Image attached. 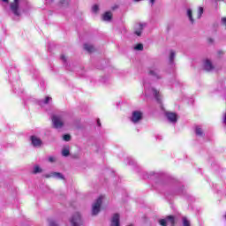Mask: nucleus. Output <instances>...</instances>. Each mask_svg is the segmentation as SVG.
<instances>
[{"label": "nucleus", "mask_w": 226, "mask_h": 226, "mask_svg": "<svg viewBox=\"0 0 226 226\" xmlns=\"http://www.w3.org/2000/svg\"><path fill=\"white\" fill-rule=\"evenodd\" d=\"M143 86L145 87V96H154L158 103H162V95L160 94V91L152 87L147 80L143 81Z\"/></svg>", "instance_id": "1"}, {"label": "nucleus", "mask_w": 226, "mask_h": 226, "mask_svg": "<svg viewBox=\"0 0 226 226\" xmlns=\"http://www.w3.org/2000/svg\"><path fill=\"white\" fill-rule=\"evenodd\" d=\"M53 127L56 130L64 126V120L61 115H53L51 117Z\"/></svg>", "instance_id": "2"}, {"label": "nucleus", "mask_w": 226, "mask_h": 226, "mask_svg": "<svg viewBox=\"0 0 226 226\" xmlns=\"http://www.w3.org/2000/svg\"><path fill=\"white\" fill-rule=\"evenodd\" d=\"M103 202V197L100 196L92 205V215L96 216L98 213H100V209H102V204Z\"/></svg>", "instance_id": "3"}, {"label": "nucleus", "mask_w": 226, "mask_h": 226, "mask_svg": "<svg viewBox=\"0 0 226 226\" xmlns=\"http://www.w3.org/2000/svg\"><path fill=\"white\" fill-rule=\"evenodd\" d=\"M148 74L150 75V77H152V79H154V80H160L162 78L159 67L150 68L148 71Z\"/></svg>", "instance_id": "4"}, {"label": "nucleus", "mask_w": 226, "mask_h": 226, "mask_svg": "<svg viewBox=\"0 0 226 226\" xmlns=\"http://www.w3.org/2000/svg\"><path fill=\"white\" fill-rule=\"evenodd\" d=\"M19 3L20 0H13V2L11 4V11H12L13 15L16 17H20V11L19 8Z\"/></svg>", "instance_id": "5"}, {"label": "nucleus", "mask_w": 226, "mask_h": 226, "mask_svg": "<svg viewBox=\"0 0 226 226\" xmlns=\"http://www.w3.org/2000/svg\"><path fill=\"white\" fill-rule=\"evenodd\" d=\"M143 116L144 114L142 113V111H132V115L131 117L132 123H133L134 124H137V123H140V120L142 119Z\"/></svg>", "instance_id": "6"}, {"label": "nucleus", "mask_w": 226, "mask_h": 226, "mask_svg": "<svg viewBox=\"0 0 226 226\" xmlns=\"http://www.w3.org/2000/svg\"><path fill=\"white\" fill-rule=\"evenodd\" d=\"M159 223L162 226H167V225L174 226V225H176V220L174 219V216L169 215L165 219L160 220Z\"/></svg>", "instance_id": "7"}, {"label": "nucleus", "mask_w": 226, "mask_h": 226, "mask_svg": "<svg viewBox=\"0 0 226 226\" xmlns=\"http://www.w3.org/2000/svg\"><path fill=\"white\" fill-rule=\"evenodd\" d=\"M71 223L72 226H81L82 225V218L80 217L79 213H75L72 219H71Z\"/></svg>", "instance_id": "8"}, {"label": "nucleus", "mask_w": 226, "mask_h": 226, "mask_svg": "<svg viewBox=\"0 0 226 226\" xmlns=\"http://www.w3.org/2000/svg\"><path fill=\"white\" fill-rule=\"evenodd\" d=\"M146 26V23H136L134 25V34L137 36H142V32L144 31Z\"/></svg>", "instance_id": "9"}, {"label": "nucleus", "mask_w": 226, "mask_h": 226, "mask_svg": "<svg viewBox=\"0 0 226 226\" xmlns=\"http://www.w3.org/2000/svg\"><path fill=\"white\" fill-rule=\"evenodd\" d=\"M203 69L205 72H213V70H215V65H213L211 60L206 59L203 62Z\"/></svg>", "instance_id": "10"}, {"label": "nucleus", "mask_w": 226, "mask_h": 226, "mask_svg": "<svg viewBox=\"0 0 226 226\" xmlns=\"http://www.w3.org/2000/svg\"><path fill=\"white\" fill-rule=\"evenodd\" d=\"M165 116L168 119V121H170V123H172L173 124H176V123H177V115L174 112H166Z\"/></svg>", "instance_id": "11"}, {"label": "nucleus", "mask_w": 226, "mask_h": 226, "mask_svg": "<svg viewBox=\"0 0 226 226\" xmlns=\"http://www.w3.org/2000/svg\"><path fill=\"white\" fill-rule=\"evenodd\" d=\"M44 177H54L55 179H64V175L59 172H51L49 174L44 175Z\"/></svg>", "instance_id": "12"}, {"label": "nucleus", "mask_w": 226, "mask_h": 226, "mask_svg": "<svg viewBox=\"0 0 226 226\" xmlns=\"http://www.w3.org/2000/svg\"><path fill=\"white\" fill-rule=\"evenodd\" d=\"M30 140L32 142V146L34 147H41V139L36 136H31Z\"/></svg>", "instance_id": "13"}, {"label": "nucleus", "mask_w": 226, "mask_h": 226, "mask_svg": "<svg viewBox=\"0 0 226 226\" xmlns=\"http://www.w3.org/2000/svg\"><path fill=\"white\" fill-rule=\"evenodd\" d=\"M109 226H120L119 214L113 215Z\"/></svg>", "instance_id": "14"}, {"label": "nucleus", "mask_w": 226, "mask_h": 226, "mask_svg": "<svg viewBox=\"0 0 226 226\" xmlns=\"http://www.w3.org/2000/svg\"><path fill=\"white\" fill-rule=\"evenodd\" d=\"M84 49L85 50H87V52H88L89 54H92V52H94L96 49H94V46H93V44L90 43H85L84 44Z\"/></svg>", "instance_id": "15"}, {"label": "nucleus", "mask_w": 226, "mask_h": 226, "mask_svg": "<svg viewBox=\"0 0 226 226\" xmlns=\"http://www.w3.org/2000/svg\"><path fill=\"white\" fill-rule=\"evenodd\" d=\"M52 102V97L47 96L45 100L39 101L40 107H43L44 105H49V102Z\"/></svg>", "instance_id": "16"}, {"label": "nucleus", "mask_w": 226, "mask_h": 226, "mask_svg": "<svg viewBox=\"0 0 226 226\" xmlns=\"http://www.w3.org/2000/svg\"><path fill=\"white\" fill-rule=\"evenodd\" d=\"M195 133L197 137H204V131L200 126H196L195 128Z\"/></svg>", "instance_id": "17"}, {"label": "nucleus", "mask_w": 226, "mask_h": 226, "mask_svg": "<svg viewBox=\"0 0 226 226\" xmlns=\"http://www.w3.org/2000/svg\"><path fill=\"white\" fill-rule=\"evenodd\" d=\"M102 19L105 21L112 20V12L108 11V12L104 13L102 16Z\"/></svg>", "instance_id": "18"}, {"label": "nucleus", "mask_w": 226, "mask_h": 226, "mask_svg": "<svg viewBox=\"0 0 226 226\" xmlns=\"http://www.w3.org/2000/svg\"><path fill=\"white\" fill-rule=\"evenodd\" d=\"M174 59H176V51L170 50V64H174Z\"/></svg>", "instance_id": "19"}, {"label": "nucleus", "mask_w": 226, "mask_h": 226, "mask_svg": "<svg viewBox=\"0 0 226 226\" xmlns=\"http://www.w3.org/2000/svg\"><path fill=\"white\" fill-rule=\"evenodd\" d=\"M187 17H188V19H189L191 24H193V22H195V20L193 19L192 9H188V10H187Z\"/></svg>", "instance_id": "20"}, {"label": "nucleus", "mask_w": 226, "mask_h": 226, "mask_svg": "<svg viewBox=\"0 0 226 226\" xmlns=\"http://www.w3.org/2000/svg\"><path fill=\"white\" fill-rule=\"evenodd\" d=\"M41 172H43V170L40 166L35 165L34 167L33 174H41Z\"/></svg>", "instance_id": "21"}, {"label": "nucleus", "mask_w": 226, "mask_h": 226, "mask_svg": "<svg viewBox=\"0 0 226 226\" xmlns=\"http://www.w3.org/2000/svg\"><path fill=\"white\" fill-rule=\"evenodd\" d=\"M182 225L183 226H192L190 221L186 217L182 218Z\"/></svg>", "instance_id": "22"}, {"label": "nucleus", "mask_w": 226, "mask_h": 226, "mask_svg": "<svg viewBox=\"0 0 226 226\" xmlns=\"http://www.w3.org/2000/svg\"><path fill=\"white\" fill-rule=\"evenodd\" d=\"M70 1L71 0H58L59 4L62 6H69L70 5Z\"/></svg>", "instance_id": "23"}, {"label": "nucleus", "mask_w": 226, "mask_h": 226, "mask_svg": "<svg viewBox=\"0 0 226 226\" xmlns=\"http://www.w3.org/2000/svg\"><path fill=\"white\" fill-rule=\"evenodd\" d=\"M63 140H64L65 142H70V140H72V136L70 134H64L63 136Z\"/></svg>", "instance_id": "24"}, {"label": "nucleus", "mask_w": 226, "mask_h": 226, "mask_svg": "<svg viewBox=\"0 0 226 226\" xmlns=\"http://www.w3.org/2000/svg\"><path fill=\"white\" fill-rule=\"evenodd\" d=\"M62 154H63V156H70V149H68V148H64V149L62 150Z\"/></svg>", "instance_id": "25"}, {"label": "nucleus", "mask_w": 226, "mask_h": 226, "mask_svg": "<svg viewBox=\"0 0 226 226\" xmlns=\"http://www.w3.org/2000/svg\"><path fill=\"white\" fill-rule=\"evenodd\" d=\"M202 13H204V8L200 7L198 10V19H200V17H202Z\"/></svg>", "instance_id": "26"}, {"label": "nucleus", "mask_w": 226, "mask_h": 226, "mask_svg": "<svg viewBox=\"0 0 226 226\" xmlns=\"http://www.w3.org/2000/svg\"><path fill=\"white\" fill-rule=\"evenodd\" d=\"M49 226H59V224H57V222L52 219H49Z\"/></svg>", "instance_id": "27"}, {"label": "nucleus", "mask_w": 226, "mask_h": 226, "mask_svg": "<svg viewBox=\"0 0 226 226\" xmlns=\"http://www.w3.org/2000/svg\"><path fill=\"white\" fill-rule=\"evenodd\" d=\"M135 50H144V45L142 44H137L135 47H134Z\"/></svg>", "instance_id": "28"}, {"label": "nucleus", "mask_w": 226, "mask_h": 226, "mask_svg": "<svg viewBox=\"0 0 226 226\" xmlns=\"http://www.w3.org/2000/svg\"><path fill=\"white\" fill-rule=\"evenodd\" d=\"M100 10V8L98 7V5H94L93 7H92V11L94 12V13H98V11Z\"/></svg>", "instance_id": "29"}, {"label": "nucleus", "mask_w": 226, "mask_h": 226, "mask_svg": "<svg viewBox=\"0 0 226 226\" xmlns=\"http://www.w3.org/2000/svg\"><path fill=\"white\" fill-rule=\"evenodd\" d=\"M49 162L50 163H54V162H56V157H54V156H49Z\"/></svg>", "instance_id": "30"}, {"label": "nucleus", "mask_w": 226, "mask_h": 226, "mask_svg": "<svg viewBox=\"0 0 226 226\" xmlns=\"http://www.w3.org/2000/svg\"><path fill=\"white\" fill-rule=\"evenodd\" d=\"M155 175H156V173H155L154 171H150V172L148 173L147 177H153V176H155Z\"/></svg>", "instance_id": "31"}, {"label": "nucleus", "mask_w": 226, "mask_h": 226, "mask_svg": "<svg viewBox=\"0 0 226 226\" xmlns=\"http://www.w3.org/2000/svg\"><path fill=\"white\" fill-rule=\"evenodd\" d=\"M61 59L64 63H66V56L64 55L61 56Z\"/></svg>", "instance_id": "32"}, {"label": "nucleus", "mask_w": 226, "mask_h": 226, "mask_svg": "<svg viewBox=\"0 0 226 226\" xmlns=\"http://www.w3.org/2000/svg\"><path fill=\"white\" fill-rule=\"evenodd\" d=\"M223 123H224V124H226V111H225V114H224V117H223Z\"/></svg>", "instance_id": "33"}, {"label": "nucleus", "mask_w": 226, "mask_h": 226, "mask_svg": "<svg viewBox=\"0 0 226 226\" xmlns=\"http://www.w3.org/2000/svg\"><path fill=\"white\" fill-rule=\"evenodd\" d=\"M98 126H102V123H100V119L97 120Z\"/></svg>", "instance_id": "34"}, {"label": "nucleus", "mask_w": 226, "mask_h": 226, "mask_svg": "<svg viewBox=\"0 0 226 226\" xmlns=\"http://www.w3.org/2000/svg\"><path fill=\"white\" fill-rule=\"evenodd\" d=\"M154 1L155 0H150V4L153 5V4H154Z\"/></svg>", "instance_id": "35"}, {"label": "nucleus", "mask_w": 226, "mask_h": 226, "mask_svg": "<svg viewBox=\"0 0 226 226\" xmlns=\"http://www.w3.org/2000/svg\"><path fill=\"white\" fill-rule=\"evenodd\" d=\"M209 43H213L214 40L213 39H208Z\"/></svg>", "instance_id": "36"}, {"label": "nucleus", "mask_w": 226, "mask_h": 226, "mask_svg": "<svg viewBox=\"0 0 226 226\" xmlns=\"http://www.w3.org/2000/svg\"><path fill=\"white\" fill-rule=\"evenodd\" d=\"M135 3H139V1H142V0H133Z\"/></svg>", "instance_id": "37"}, {"label": "nucleus", "mask_w": 226, "mask_h": 226, "mask_svg": "<svg viewBox=\"0 0 226 226\" xmlns=\"http://www.w3.org/2000/svg\"><path fill=\"white\" fill-rule=\"evenodd\" d=\"M4 3H8V0H2Z\"/></svg>", "instance_id": "38"}, {"label": "nucleus", "mask_w": 226, "mask_h": 226, "mask_svg": "<svg viewBox=\"0 0 226 226\" xmlns=\"http://www.w3.org/2000/svg\"><path fill=\"white\" fill-rule=\"evenodd\" d=\"M129 165H133V162H129Z\"/></svg>", "instance_id": "39"}, {"label": "nucleus", "mask_w": 226, "mask_h": 226, "mask_svg": "<svg viewBox=\"0 0 226 226\" xmlns=\"http://www.w3.org/2000/svg\"><path fill=\"white\" fill-rule=\"evenodd\" d=\"M224 218H225V220H226V214L224 215Z\"/></svg>", "instance_id": "40"}, {"label": "nucleus", "mask_w": 226, "mask_h": 226, "mask_svg": "<svg viewBox=\"0 0 226 226\" xmlns=\"http://www.w3.org/2000/svg\"><path fill=\"white\" fill-rule=\"evenodd\" d=\"M128 226H133L132 224H130V225H128Z\"/></svg>", "instance_id": "41"}]
</instances>
